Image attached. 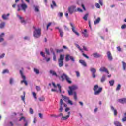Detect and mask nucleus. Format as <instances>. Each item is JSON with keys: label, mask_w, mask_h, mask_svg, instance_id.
<instances>
[{"label": "nucleus", "mask_w": 126, "mask_h": 126, "mask_svg": "<svg viewBox=\"0 0 126 126\" xmlns=\"http://www.w3.org/2000/svg\"><path fill=\"white\" fill-rule=\"evenodd\" d=\"M69 90H68V93L69 96H72L73 95L74 99L75 101L77 100V94L75 90L77 89L78 88L76 85H73L71 86H69L68 87Z\"/></svg>", "instance_id": "nucleus-1"}, {"label": "nucleus", "mask_w": 126, "mask_h": 126, "mask_svg": "<svg viewBox=\"0 0 126 126\" xmlns=\"http://www.w3.org/2000/svg\"><path fill=\"white\" fill-rule=\"evenodd\" d=\"M33 28L34 29V31L33 32V37L36 38V39H38L41 37V35L42 34L41 31L42 30L40 28H36V27L34 26Z\"/></svg>", "instance_id": "nucleus-2"}, {"label": "nucleus", "mask_w": 126, "mask_h": 126, "mask_svg": "<svg viewBox=\"0 0 126 126\" xmlns=\"http://www.w3.org/2000/svg\"><path fill=\"white\" fill-rule=\"evenodd\" d=\"M93 90L94 91V95H99V94H100V93L102 92V90H103V88H99V86H98V85H96L94 86Z\"/></svg>", "instance_id": "nucleus-3"}, {"label": "nucleus", "mask_w": 126, "mask_h": 126, "mask_svg": "<svg viewBox=\"0 0 126 126\" xmlns=\"http://www.w3.org/2000/svg\"><path fill=\"white\" fill-rule=\"evenodd\" d=\"M63 60H64V55L61 54L58 59L59 67H62L63 66Z\"/></svg>", "instance_id": "nucleus-4"}, {"label": "nucleus", "mask_w": 126, "mask_h": 126, "mask_svg": "<svg viewBox=\"0 0 126 126\" xmlns=\"http://www.w3.org/2000/svg\"><path fill=\"white\" fill-rule=\"evenodd\" d=\"M20 74L22 78L23 79V80L21 81V83H24L26 86H27L28 84L27 83V81H26V77L24 75H23V72L21 70H20Z\"/></svg>", "instance_id": "nucleus-5"}, {"label": "nucleus", "mask_w": 126, "mask_h": 126, "mask_svg": "<svg viewBox=\"0 0 126 126\" xmlns=\"http://www.w3.org/2000/svg\"><path fill=\"white\" fill-rule=\"evenodd\" d=\"M68 11L70 14H72L73 12H76L77 10H76V7L75 6H71L68 7Z\"/></svg>", "instance_id": "nucleus-6"}, {"label": "nucleus", "mask_w": 126, "mask_h": 126, "mask_svg": "<svg viewBox=\"0 0 126 126\" xmlns=\"http://www.w3.org/2000/svg\"><path fill=\"white\" fill-rule=\"evenodd\" d=\"M60 108L59 109V111L61 113H62V112H63V106L65 108H66V107H67V105L65 104V103H63V99H61L60 100Z\"/></svg>", "instance_id": "nucleus-7"}, {"label": "nucleus", "mask_w": 126, "mask_h": 126, "mask_svg": "<svg viewBox=\"0 0 126 126\" xmlns=\"http://www.w3.org/2000/svg\"><path fill=\"white\" fill-rule=\"evenodd\" d=\"M90 71L92 73V75L93 78H96V69L94 68H91Z\"/></svg>", "instance_id": "nucleus-8"}, {"label": "nucleus", "mask_w": 126, "mask_h": 126, "mask_svg": "<svg viewBox=\"0 0 126 126\" xmlns=\"http://www.w3.org/2000/svg\"><path fill=\"white\" fill-rule=\"evenodd\" d=\"M70 25L71 27L72 31H73V33H74V34H75V35L77 36H79V33H78V32H77L75 30L74 25H73L72 23H70Z\"/></svg>", "instance_id": "nucleus-9"}, {"label": "nucleus", "mask_w": 126, "mask_h": 126, "mask_svg": "<svg viewBox=\"0 0 126 126\" xmlns=\"http://www.w3.org/2000/svg\"><path fill=\"white\" fill-rule=\"evenodd\" d=\"M76 47H77V48H78V49H79V50H80V51L81 52H82V53H83L82 55L84 57H85V58H86V59H89V57H88V56H87L86 54H84V53H83V50H82V49H81L80 48V46H79V45H78V44H76Z\"/></svg>", "instance_id": "nucleus-10"}, {"label": "nucleus", "mask_w": 126, "mask_h": 126, "mask_svg": "<svg viewBox=\"0 0 126 126\" xmlns=\"http://www.w3.org/2000/svg\"><path fill=\"white\" fill-rule=\"evenodd\" d=\"M99 71H100L101 72H106L107 74H109V71H108V69L106 68L105 67H102L99 69Z\"/></svg>", "instance_id": "nucleus-11"}, {"label": "nucleus", "mask_w": 126, "mask_h": 126, "mask_svg": "<svg viewBox=\"0 0 126 126\" xmlns=\"http://www.w3.org/2000/svg\"><path fill=\"white\" fill-rule=\"evenodd\" d=\"M49 73L50 74H51V75H52V76H56V77H58V74L56 71L53 70H50Z\"/></svg>", "instance_id": "nucleus-12"}, {"label": "nucleus", "mask_w": 126, "mask_h": 126, "mask_svg": "<svg viewBox=\"0 0 126 126\" xmlns=\"http://www.w3.org/2000/svg\"><path fill=\"white\" fill-rule=\"evenodd\" d=\"M93 56L94 58H101V57H102V55H101V54H100L99 53H98L97 52L95 53H94L93 54Z\"/></svg>", "instance_id": "nucleus-13"}, {"label": "nucleus", "mask_w": 126, "mask_h": 126, "mask_svg": "<svg viewBox=\"0 0 126 126\" xmlns=\"http://www.w3.org/2000/svg\"><path fill=\"white\" fill-rule=\"evenodd\" d=\"M118 102L121 104H126V98H122L118 100Z\"/></svg>", "instance_id": "nucleus-14"}, {"label": "nucleus", "mask_w": 126, "mask_h": 126, "mask_svg": "<svg viewBox=\"0 0 126 126\" xmlns=\"http://www.w3.org/2000/svg\"><path fill=\"white\" fill-rule=\"evenodd\" d=\"M111 109L112 111H113L114 116H118V111L116 110V109H115V108H114V107H113V106H111Z\"/></svg>", "instance_id": "nucleus-15"}, {"label": "nucleus", "mask_w": 126, "mask_h": 126, "mask_svg": "<svg viewBox=\"0 0 126 126\" xmlns=\"http://www.w3.org/2000/svg\"><path fill=\"white\" fill-rule=\"evenodd\" d=\"M79 63L83 65V66L86 67L87 66V64H86V62H85V61L83 60H80Z\"/></svg>", "instance_id": "nucleus-16"}, {"label": "nucleus", "mask_w": 126, "mask_h": 126, "mask_svg": "<svg viewBox=\"0 0 126 126\" xmlns=\"http://www.w3.org/2000/svg\"><path fill=\"white\" fill-rule=\"evenodd\" d=\"M9 15H10V14L9 13L7 14V15L5 14H3L2 15V18L4 20H6L8 19V16H9Z\"/></svg>", "instance_id": "nucleus-17"}, {"label": "nucleus", "mask_w": 126, "mask_h": 126, "mask_svg": "<svg viewBox=\"0 0 126 126\" xmlns=\"http://www.w3.org/2000/svg\"><path fill=\"white\" fill-rule=\"evenodd\" d=\"M82 34L85 38H87V37H88V34H87V30L86 29L84 30V32H82Z\"/></svg>", "instance_id": "nucleus-18"}, {"label": "nucleus", "mask_w": 126, "mask_h": 126, "mask_svg": "<svg viewBox=\"0 0 126 126\" xmlns=\"http://www.w3.org/2000/svg\"><path fill=\"white\" fill-rule=\"evenodd\" d=\"M107 57L109 61H112V60H113L112 54H111V52L110 51L107 52Z\"/></svg>", "instance_id": "nucleus-19"}, {"label": "nucleus", "mask_w": 126, "mask_h": 126, "mask_svg": "<svg viewBox=\"0 0 126 126\" xmlns=\"http://www.w3.org/2000/svg\"><path fill=\"white\" fill-rule=\"evenodd\" d=\"M21 7H22V9L24 11H25L26 8H27V5H26V4H22L21 5Z\"/></svg>", "instance_id": "nucleus-20"}, {"label": "nucleus", "mask_w": 126, "mask_h": 126, "mask_svg": "<svg viewBox=\"0 0 126 126\" xmlns=\"http://www.w3.org/2000/svg\"><path fill=\"white\" fill-rule=\"evenodd\" d=\"M68 76L66 75V74H63L61 75V78L62 79V81H63L65 79H66V78H67Z\"/></svg>", "instance_id": "nucleus-21"}, {"label": "nucleus", "mask_w": 126, "mask_h": 126, "mask_svg": "<svg viewBox=\"0 0 126 126\" xmlns=\"http://www.w3.org/2000/svg\"><path fill=\"white\" fill-rule=\"evenodd\" d=\"M69 116H70V112H68V115L66 116H62L63 120H67L69 118Z\"/></svg>", "instance_id": "nucleus-22"}, {"label": "nucleus", "mask_w": 126, "mask_h": 126, "mask_svg": "<svg viewBox=\"0 0 126 126\" xmlns=\"http://www.w3.org/2000/svg\"><path fill=\"white\" fill-rule=\"evenodd\" d=\"M3 37H4V33H2L1 34H0V43H1V42H3L4 40L3 39Z\"/></svg>", "instance_id": "nucleus-23"}, {"label": "nucleus", "mask_w": 126, "mask_h": 126, "mask_svg": "<svg viewBox=\"0 0 126 126\" xmlns=\"http://www.w3.org/2000/svg\"><path fill=\"white\" fill-rule=\"evenodd\" d=\"M101 21V18L100 17H98L97 18V19L94 21V24L96 25V24H98Z\"/></svg>", "instance_id": "nucleus-24"}, {"label": "nucleus", "mask_w": 126, "mask_h": 126, "mask_svg": "<svg viewBox=\"0 0 126 126\" xmlns=\"http://www.w3.org/2000/svg\"><path fill=\"white\" fill-rule=\"evenodd\" d=\"M54 7H57V4L55 1H52V4L51 5V7L52 9H54Z\"/></svg>", "instance_id": "nucleus-25"}, {"label": "nucleus", "mask_w": 126, "mask_h": 126, "mask_svg": "<svg viewBox=\"0 0 126 126\" xmlns=\"http://www.w3.org/2000/svg\"><path fill=\"white\" fill-rule=\"evenodd\" d=\"M65 80H66V81H67V82L68 83H69V84H71V83H72V81H71V80H70V78L68 76L67 77Z\"/></svg>", "instance_id": "nucleus-26"}, {"label": "nucleus", "mask_w": 126, "mask_h": 126, "mask_svg": "<svg viewBox=\"0 0 126 126\" xmlns=\"http://www.w3.org/2000/svg\"><path fill=\"white\" fill-rule=\"evenodd\" d=\"M114 124L116 126H122V124L119 121H114Z\"/></svg>", "instance_id": "nucleus-27"}, {"label": "nucleus", "mask_w": 126, "mask_h": 126, "mask_svg": "<svg viewBox=\"0 0 126 126\" xmlns=\"http://www.w3.org/2000/svg\"><path fill=\"white\" fill-rule=\"evenodd\" d=\"M88 15H89L88 13H86V14H85V15L83 17V19H84V20H85V21H87V18H88Z\"/></svg>", "instance_id": "nucleus-28"}, {"label": "nucleus", "mask_w": 126, "mask_h": 126, "mask_svg": "<svg viewBox=\"0 0 126 126\" xmlns=\"http://www.w3.org/2000/svg\"><path fill=\"white\" fill-rule=\"evenodd\" d=\"M18 17L19 19H21V23H24V24H26V21L24 20V19H22V17L20 16H18Z\"/></svg>", "instance_id": "nucleus-29"}, {"label": "nucleus", "mask_w": 126, "mask_h": 126, "mask_svg": "<svg viewBox=\"0 0 126 126\" xmlns=\"http://www.w3.org/2000/svg\"><path fill=\"white\" fill-rule=\"evenodd\" d=\"M5 26V22H2L0 24V28L1 29H2L3 28H4Z\"/></svg>", "instance_id": "nucleus-30"}, {"label": "nucleus", "mask_w": 126, "mask_h": 126, "mask_svg": "<svg viewBox=\"0 0 126 126\" xmlns=\"http://www.w3.org/2000/svg\"><path fill=\"white\" fill-rule=\"evenodd\" d=\"M122 66L123 68V70H126V63L124 61H122Z\"/></svg>", "instance_id": "nucleus-31"}, {"label": "nucleus", "mask_w": 126, "mask_h": 126, "mask_svg": "<svg viewBox=\"0 0 126 126\" xmlns=\"http://www.w3.org/2000/svg\"><path fill=\"white\" fill-rule=\"evenodd\" d=\"M21 99L23 102L25 101V92H23V95L21 96Z\"/></svg>", "instance_id": "nucleus-32"}, {"label": "nucleus", "mask_w": 126, "mask_h": 126, "mask_svg": "<svg viewBox=\"0 0 126 126\" xmlns=\"http://www.w3.org/2000/svg\"><path fill=\"white\" fill-rule=\"evenodd\" d=\"M63 99L65 102H68V100H69V98L66 96H63Z\"/></svg>", "instance_id": "nucleus-33"}, {"label": "nucleus", "mask_w": 126, "mask_h": 126, "mask_svg": "<svg viewBox=\"0 0 126 126\" xmlns=\"http://www.w3.org/2000/svg\"><path fill=\"white\" fill-rule=\"evenodd\" d=\"M70 56L69 55H66L65 58L66 62H68L69 61Z\"/></svg>", "instance_id": "nucleus-34"}, {"label": "nucleus", "mask_w": 126, "mask_h": 126, "mask_svg": "<svg viewBox=\"0 0 126 126\" xmlns=\"http://www.w3.org/2000/svg\"><path fill=\"white\" fill-rule=\"evenodd\" d=\"M59 32L60 33V36L63 38V32L62 29H59Z\"/></svg>", "instance_id": "nucleus-35"}, {"label": "nucleus", "mask_w": 126, "mask_h": 126, "mask_svg": "<svg viewBox=\"0 0 126 126\" xmlns=\"http://www.w3.org/2000/svg\"><path fill=\"white\" fill-rule=\"evenodd\" d=\"M57 86H58L59 89L60 93H62V86H61V85H60V84H58Z\"/></svg>", "instance_id": "nucleus-36"}, {"label": "nucleus", "mask_w": 126, "mask_h": 126, "mask_svg": "<svg viewBox=\"0 0 126 126\" xmlns=\"http://www.w3.org/2000/svg\"><path fill=\"white\" fill-rule=\"evenodd\" d=\"M109 83L110 84V86H113L115 83V81H114V80H111L109 81Z\"/></svg>", "instance_id": "nucleus-37"}, {"label": "nucleus", "mask_w": 126, "mask_h": 126, "mask_svg": "<svg viewBox=\"0 0 126 126\" xmlns=\"http://www.w3.org/2000/svg\"><path fill=\"white\" fill-rule=\"evenodd\" d=\"M32 94L34 99H35V100H37V94H36V93H35V92H32Z\"/></svg>", "instance_id": "nucleus-38"}, {"label": "nucleus", "mask_w": 126, "mask_h": 126, "mask_svg": "<svg viewBox=\"0 0 126 126\" xmlns=\"http://www.w3.org/2000/svg\"><path fill=\"white\" fill-rule=\"evenodd\" d=\"M106 80V76H103L102 77L101 79V82H104Z\"/></svg>", "instance_id": "nucleus-39"}, {"label": "nucleus", "mask_w": 126, "mask_h": 126, "mask_svg": "<svg viewBox=\"0 0 126 126\" xmlns=\"http://www.w3.org/2000/svg\"><path fill=\"white\" fill-rule=\"evenodd\" d=\"M2 73L3 74H4L5 73H9V70L8 69L3 70Z\"/></svg>", "instance_id": "nucleus-40"}, {"label": "nucleus", "mask_w": 126, "mask_h": 126, "mask_svg": "<svg viewBox=\"0 0 126 126\" xmlns=\"http://www.w3.org/2000/svg\"><path fill=\"white\" fill-rule=\"evenodd\" d=\"M34 71L36 73V74H39V73H40V71H39V70H38V69L34 68Z\"/></svg>", "instance_id": "nucleus-41"}, {"label": "nucleus", "mask_w": 126, "mask_h": 126, "mask_svg": "<svg viewBox=\"0 0 126 126\" xmlns=\"http://www.w3.org/2000/svg\"><path fill=\"white\" fill-rule=\"evenodd\" d=\"M38 100L40 101V102H44V101H45V98L42 97H39L38 98Z\"/></svg>", "instance_id": "nucleus-42"}, {"label": "nucleus", "mask_w": 126, "mask_h": 126, "mask_svg": "<svg viewBox=\"0 0 126 126\" xmlns=\"http://www.w3.org/2000/svg\"><path fill=\"white\" fill-rule=\"evenodd\" d=\"M120 89H121V85L120 84H118L116 89V91H118V90H120Z\"/></svg>", "instance_id": "nucleus-43"}, {"label": "nucleus", "mask_w": 126, "mask_h": 126, "mask_svg": "<svg viewBox=\"0 0 126 126\" xmlns=\"http://www.w3.org/2000/svg\"><path fill=\"white\" fill-rule=\"evenodd\" d=\"M30 113L31 114H34V110H33V109H32V108H30Z\"/></svg>", "instance_id": "nucleus-44"}, {"label": "nucleus", "mask_w": 126, "mask_h": 126, "mask_svg": "<svg viewBox=\"0 0 126 126\" xmlns=\"http://www.w3.org/2000/svg\"><path fill=\"white\" fill-rule=\"evenodd\" d=\"M52 52L53 54V60H54V61H56V54H55V52L54 51H53V50H52Z\"/></svg>", "instance_id": "nucleus-45"}, {"label": "nucleus", "mask_w": 126, "mask_h": 126, "mask_svg": "<svg viewBox=\"0 0 126 126\" xmlns=\"http://www.w3.org/2000/svg\"><path fill=\"white\" fill-rule=\"evenodd\" d=\"M45 52L47 55H50V51L49 49L45 48Z\"/></svg>", "instance_id": "nucleus-46"}, {"label": "nucleus", "mask_w": 126, "mask_h": 126, "mask_svg": "<svg viewBox=\"0 0 126 126\" xmlns=\"http://www.w3.org/2000/svg\"><path fill=\"white\" fill-rule=\"evenodd\" d=\"M34 10L36 12H38V11H39V7L38 6L35 7Z\"/></svg>", "instance_id": "nucleus-47"}, {"label": "nucleus", "mask_w": 126, "mask_h": 126, "mask_svg": "<svg viewBox=\"0 0 126 126\" xmlns=\"http://www.w3.org/2000/svg\"><path fill=\"white\" fill-rule=\"evenodd\" d=\"M72 61V62H74L75 60H74V58L73 57V56H70V59Z\"/></svg>", "instance_id": "nucleus-48"}, {"label": "nucleus", "mask_w": 126, "mask_h": 126, "mask_svg": "<svg viewBox=\"0 0 126 126\" xmlns=\"http://www.w3.org/2000/svg\"><path fill=\"white\" fill-rule=\"evenodd\" d=\"M95 6L97 8H100V4L98 3H95Z\"/></svg>", "instance_id": "nucleus-49"}, {"label": "nucleus", "mask_w": 126, "mask_h": 126, "mask_svg": "<svg viewBox=\"0 0 126 126\" xmlns=\"http://www.w3.org/2000/svg\"><path fill=\"white\" fill-rule=\"evenodd\" d=\"M36 89L37 91H40L41 90V88L40 87V86H36Z\"/></svg>", "instance_id": "nucleus-50"}, {"label": "nucleus", "mask_w": 126, "mask_h": 126, "mask_svg": "<svg viewBox=\"0 0 126 126\" xmlns=\"http://www.w3.org/2000/svg\"><path fill=\"white\" fill-rule=\"evenodd\" d=\"M4 56H5V54L3 53L2 55H0V59H2L3 58H4Z\"/></svg>", "instance_id": "nucleus-51"}, {"label": "nucleus", "mask_w": 126, "mask_h": 126, "mask_svg": "<svg viewBox=\"0 0 126 126\" xmlns=\"http://www.w3.org/2000/svg\"><path fill=\"white\" fill-rule=\"evenodd\" d=\"M9 83H10V84H12V83H13V78L10 79Z\"/></svg>", "instance_id": "nucleus-52"}, {"label": "nucleus", "mask_w": 126, "mask_h": 126, "mask_svg": "<svg viewBox=\"0 0 126 126\" xmlns=\"http://www.w3.org/2000/svg\"><path fill=\"white\" fill-rule=\"evenodd\" d=\"M50 25H52V23H49L48 24L47 26V30H49V27Z\"/></svg>", "instance_id": "nucleus-53"}, {"label": "nucleus", "mask_w": 126, "mask_h": 126, "mask_svg": "<svg viewBox=\"0 0 126 126\" xmlns=\"http://www.w3.org/2000/svg\"><path fill=\"white\" fill-rule=\"evenodd\" d=\"M68 104H70V105H73V103H72V101H71L69 99L68 100Z\"/></svg>", "instance_id": "nucleus-54"}, {"label": "nucleus", "mask_w": 126, "mask_h": 126, "mask_svg": "<svg viewBox=\"0 0 126 126\" xmlns=\"http://www.w3.org/2000/svg\"><path fill=\"white\" fill-rule=\"evenodd\" d=\"M126 28V24H124L121 26V28L122 29H125V28Z\"/></svg>", "instance_id": "nucleus-55"}, {"label": "nucleus", "mask_w": 126, "mask_h": 126, "mask_svg": "<svg viewBox=\"0 0 126 126\" xmlns=\"http://www.w3.org/2000/svg\"><path fill=\"white\" fill-rule=\"evenodd\" d=\"M99 3L100 5H103V0H99Z\"/></svg>", "instance_id": "nucleus-56"}, {"label": "nucleus", "mask_w": 126, "mask_h": 126, "mask_svg": "<svg viewBox=\"0 0 126 126\" xmlns=\"http://www.w3.org/2000/svg\"><path fill=\"white\" fill-rule=\"evenodd\" d=\"M76 10L79 12H82V9H81L80 8H78Z\"/></svg>", "instance_id": "nucleus-57"}, {"label": "nucleus", "mask_w": 126, "mask_h": 126, "mask_svg": "<svg viewBox=\"0 0 126 126\" xmlns=\"http://www.w3.org/2000/svg\"><path fill=\"white\" fill-rule=\"evenodd\" d=\"M40 54L41 55V56H42V57L45 58V53H44V52H43V51H41L40 52Z\"/></svg>", "instance_id": "nucleus-58"}, {"label": "nucleus", "mask_w": 126, "mask_h": 126, "mask_svg": "<svg viewBox=\"0 0 126 126\" xmlns=\"http://www.w3.org/2000/svg\"><path fill=\"white\" fill-rule=\"evenodd\" d=\"M63 13L62 12L59 13L58 14L59 16H60V17H63Z\"/></svg>", "instance_id": "nucleus-59"}, {"label": "nucleus", "mask_w": 126, "mask_h": 126, "mask_svg": "<svg viewBox=\"0 0 126 126\" xmlns=\"http://www.w3.org/2000/svg\"><path fill=\"white\" fill-rule=\"evenodd\" d=\"M117 50L119 51V52H121V51H122V50L121 49V47L118 46L117 47Z\"/></svg>", "instance_id": "nucleus-60"}, {"label": "nucleus", "mask_w": 126, "mask_h": 126, "mask_svg": "<svg viewBox=\"0 0 126 126\" xmlns=\"http://www.w3.org/2000/svg\"><path fill=\"white\" fill-rule=\"evenodd\" d=\"M122 122H126V117H124L122 118Z\"/></svg>", "instance_id": "nucleus-61"}, {"label": "nucleus", "mask_w": 126, "mask_h": 126, "mask_svg": "<svg viewBox=\"0 0 126 126\" xmlns=\"http://www.w3.org/2000/svg\"><path fill=\"white\" fill-rule=\"evenodd\" d=\"M22 120H24V121H25V118H24V117H22L20 118L19 121H21Z\"/></svg>", "instance_id": "nucleus-62"}, {"label": "nucleus", "mask_w": 126, "mask_h": 126, "mask_svg": "<svg viewBox=\"0 0 126 126\" xmlns=\"http://www.w3.org/2000/svg\"><path fill=\"white\" fill-rule=\"evenodd\" d=\"M22 120H24V121H25V118H24V117H22L20 118L19 121H21Z\"/></svg>", "instance_id": "nucleus-63"}, {"label": "nucleus", "mask_w": 126, "mask_h": 126, "mask_svg": "<svg viewBox=\"0 0 126 126\" xmlns=\"http://www.w3.org/2000/svg\"><path fill=\"white\" fill-rule=\"evenodd\" d=\"M76 74L78 77L80 75L78 71H76Z\"/></svg>", "instance_id": "nucleus-64"}]
</instances>
